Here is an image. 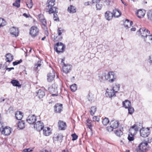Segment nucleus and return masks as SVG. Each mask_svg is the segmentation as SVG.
<instances>
[{"instance_id": "f257e3e1", "label": "nucleus", "mask_w": 152, "mask_h": 152, "mask_svg": "<svg viewBox=\"0 0 152 152\" xmlns=\"http://www.w3.org/2000/svg\"><path fill=\"white\" fill-rule=\"evenodd\" d=\"M116 78V76L113 72H109L106 74H103L102 75V79L106 80H109L110 83L113 82Z\"/></svg>"}, {"instance_id": "f03ea898", "label": "nucleus", "mask_w": 152, "mask_h": 152, "mask_svg": "<svg viewBox=\"0 0 152 152\" xmlns=\"http://www.w3.org/2000/svg\"><path fill=\"white\" fill-rule=\"evenodd\" d=\"M55 0H48L47 4L48 6L47 9L49 10L48 11L50 14L53 13L54 12L57 13V8L56 7L54 6L55 4Z\"/></svg>"}, {"instance_id": "7ed1b4c3", "label": "nucleus", "mask_w": 152, "mask_h": 152, "mask_svg": "<svg viewBox=\"0 0 152 152\" xmlns=\"http://www.w3.org/2000/svg\"><path fill=\"white\" fill-rule=\"evenodd\" d=\"M148 147L147 142H143L139 145L136 151L137 152H145L148 150Z\"/></svg>"}, {"instance_id": "20e7f679", "label": "nucleus", "mask_w": 152, "mask_h": 152, "mask_svg": "<svg viewBox=\"0 0 152 152\" xmlns=\"http://www.w3.org/2000/svg\"><path fill=\"white\" fill-rule=\"evenodd\" d=\"M65 48V45L61 42L57 43L54 48L56 51L58 53L63 52Z\"/></svg>"}, {"instance_id": "39448f33", "label": "nucleus", "mask_w": 152, "mask_h": 152, "mask_svg": "<svg viewBox=\"0 0 152 152\" xmlns=\"http://www.w3.org/2000/svg\"><path fill=\"white\" fill-rule=\"evenodd\" d=\"M39 30L35 26H32L30 29L29 34L32 37H35L38 35Z\"/></svg>"}, {"instance_id": "423d86ee", "label": "nucleus", "mask_w": 152, "mask_h": 152, "mask_svg": "<svg viewBox=\"0 0 152 152\" xmlns=\"http://www.w3.org/2000/svg\"><path fill=\"white\" fill-rule=\"evenodd\" d=\"M64 60H62L61 63L64 64V66L62 67V70L63 72L66 74L68 73L71 70L72 66L69 64H65L64 62Z\"/></svg>"}, {"instance_id": "0eeeda50", "label": "nucleus", "mask_w": 152, "mask_h": 152, "mask_svg": "<svg viewBox=\"0 0 152 152\" xmlns=\"http://www.w3.org/2000/svg\"><path fill=\"white\" fill-rule=\"evenodd\" d=\"M139 31L140 33L141 37L144 39L148 35L150 34V31L145 28H140Z\"/></svg>"}, {"instance_id": "6e6552de", "label": "nucleus", "mask_w": 152, "mask_h": 152, "mask_svg": "<svg viewBox=\"0 0 152 152\" xmlns=\"http://www.w3.org/2000/svg\"><path fill=\"white\" fill-rule=\"evenodd\" d=\"M139 127L137 124H134L129 129V134L132 135H135L139 130Z\"/></svg>"}, {"instance_id": "1a4fd4ad", "label": "nucleus", "mask_w": 152, "mask_h": 152, "mask_svg": "<svg viewBox=\"0 0 152 152\" xmlns=\"http://www.w3.org/2000/svg\"><path fill=\"white\" fill-rule=\"evenodd\" d=\"M34 127L38 131H40L44 127L43 123L41 121H38L35 123L34 125Z\"/></svg>"}, {"instance_id": "9d476101", "label": "nucleus", "mask_w": 152, "mask_h": 152, "mask_svg": "<svg viewBox=\"0 0 152 152\" xmlns=\"http://www.w3.org/2000/svg\"><path fill=\"white\" fill-rule=\"evenodd\" d=\"M26 120L29 124H33L37 120V117L34 115H30L27 118Z\"/></svg>"}, {"instance_id": "9b49d317", "label": "nucleus", "mask_w": 152, "mask_h": 152, "mask_svg": "<svg viewBox=\"0 0 152 152\" xmlns=\"http://www.w3.org/2000/svg\"><path fill=\"white\" fill-rule=\"evenodd\" d=\"M9 31L13 37H16L18 36L19 31L18 28L13 26L10 28Z\"/></svg>"}, {"instance_id": "f8f14e48", "label": "nucleus", "mask_w": 152, "mask_h": 152, "mask_svg": "<svg viewBox=\"0 0 152 152\" xmlns=\"http://www.w3.org/2000/svg\"><path fill=\"white\" fill-rule=\"evenodd\" d=\"M140 133L141 136L143 137H145L148 136L150 134L149 130L146 129L142 128L140 130Z\"/></svg>"}, {"instance_id": "ddd939ff", "label": "nucleus", "mask_w": 152, "mask_h": 152, "mask_svg": "<svg viewBox=\"0 0 152 152\" xmlns=\"http://www.w3.org/2000/svg\"><path fill=\"white\" fill-rule=\"evenodd\" d=\"M58 128L60 130H64L67 127L66 124L65 122L59 120L58 122Z\"/></svg>"}, {"instance_id": "4468645a", "label": "nucleus", "mask_w": 152, "mask_h": 152, "mask_svg": "<svg viewBox=\"0 0 152 152\" xmlns=\"http://www.w3.org/2000/svg\"><path fill=\"white\" fill-rule=\"evenodd\" d=\"M115 93H116V92H115L113 89H109L107 88L105 94L107 97H111L113 96H115Z\"/></svg>"}, {"instance_id": "2eb2a0df", "label": "nucleus", "mask_w": 152, "mask_h": 152, "mask_svg": "<svg viewBox=\"0 0 152 152\" xmlns=\"http://www.w3.org/2000/svg\"><path fill=\"white\" fill-rule=\"evenodd\" d=\"M11 133V128L10 127H5L3 128V130L1 131V133L5 135H8Z\"/></svg>"}, {"instance_id": "dca6fc26", "label": "nucleus", "mask_w": 152, "mask_h": 152, "mask_svg": "<svg viewBox=\"0 0 152 152\" xmlns=\"http://www.w3.org/2000/svg\"><path fill=\"white\" fill-rule=\"evenodd\" d=\"M62 104H56L54 106L55 111L57 113H60L62 108Z\"/></svg>"}, {"instance_id": "f3484780", "label": "nucleus", "mask_w": 152, "mask_h": 152, "mask_svg": "<svg viewBox=\"0 0 152 152\" xmlns=\"http://www.w3.org/2000/svg\"><path fill=\"white\" fill-rule=\"evenodd\" d=\"M55 77V73L53 71L52 73H49L47 75V80L49 82H51Z\"/></svg>"}, {"instance_id": "a211bd4d", "label": "nucleus", "mask_w": 152, "mask_h": 152, "mask_svg": "<svg viewBox=\"0 0 152 152\" xmlns=\"http://www.w3.org/2000/svg\"><path fill=\"white\" fill-rule=\"evenodd\" d=\"M105 18L109 20L112 19L113 17V13L109 11H107L105 14Z\"/></svg>"}, {"instance_id": "6ab92c4d", "label": "nucleus", "mask_w": 152, "mask_h": 152, "mask_svg": "<svg viewBox=\"0 0 152 152\" xmlns=\"http://www.w3.org/2000/svg\"><path fill=\"white\" fill-rule=\"evenodd\" d=\"M110 124L113 128L116 129L118 127L119 124V123L118 121L114 120L110 122Z\"/></svg>"}, {"instance_id": "aec40b11", "label": "nucleus", "mask_w": 152, "mask_h": 152, "mask_svg": "<svg viewBox=\"0 0 152 152\" xmlns=\"http://www.w3.org/2000/svg\"><path fill=\"white\" fill-rule=\"evenodd\" d=\"M16 119L18 120H21L23 117V113L20 111H17L15 114Z\"/></svg>"}, {"instance_id": "412c9836", "label": "nucleus", "mask_w": 152, "mask_h": 152, "mask_svg": "<svg viewBox=\"0 0 152 152\" xmlns=\"http://www.w3.org/2000/svg\"><path fill=\"white\" fill-rule=\"evenodd\" d=\"M43 134L45 136H48L51 133L50 129L49 127H44Z\"/></svg>"}, {"instance_id": "4be33fe9", "label": "nucleus", "mask_w": 152, "mask_h": 152, "mask_svg": "<svg viewBox=\"0 0 152 152\" xmlns=\"http://www.w3.org/2000/svg\"><path fill=\"white\" fill-rule=\"evenodd\" d=\"M25 123L24 121H19L18 124V127L19 129H23L25 127Z\"/></svg>"}, {"instance_id": "5701e85b", "label": "nucleus", "mask_w": 152, "mask_h": 152, "mask_svg": "<svg viewBox=\"0 0 152 152\" xmlns=\"http://www.w3.org/2000/svg\"><path fill=\"white\" fill-rule=\"evenodd\" d=\"M132 22L130 21L128 19H126L124 22V25L125 27L129 28L133 24Z\"/></svg>"}, {"instance_id": "b1692460", "label": "nucleus", "mask_w": 152, "mask_h": 152, "mask_svg": "<svg viewBox=\"0 0 152 152\" xmlns=\"http://www.w3.org/2000/svg\"><path fill=\"white\" fill-rule=\"evenodd\" d=\"M6 61L8 62H11L13 59V56L11 54L8 53L6 56Z\"/></svg>"}, {"instance_id": "393cba45", "label": "nucleus", "mask_w": 152, "mask_h": 152, "mask_svg": "<svg viewBox=\"0 0 152 152\" xmlns=\"http://www.w3.org/2000/svg\"><path fill=\"white\" fill-rule=\"evenodd\" d=\"M68 11L71 13H73L76 12V8L75 7L72 5L68 7L67 9Z\"/></svg>"}, {"instance_id": "a878e982", "label": "nucleus", "mask_w": 152, "mask_h": 152, "mask_svg": "<svg viewBox=\"0 0 152 152\" xmlns=\"http://www.w3.org/2000/svg\"><path fill=\"white\" fill-rule=\"evenodd\" d=\"M123 104L125 108H127L131 106V103L128 100H126L125 101L123 102Z\"/></svg>"}, {"instance_id": "bb28decb", "label": "nucleus", "mask_w": 152, "mask_h": 152, "mask_svg": "<svg viewBox=\"0 0 152 152\" xmlns=\"http://www.w3.org/2000/svg\"><path fill=\"white\" fill-rule=\"evenodd\" d=\"M144 40L146 42L149 43L150 42H152V35H148L144 39Z\"/></svg>"}, {"instance_id": "cd10ccee", "label": "nucleus", "mask_w": 152, "mask_h": 152, "mask_svg": "<svg viewBox=\"0 0 152 152\" xmlns=\"http://www.w3.org/2000/svg\"><path fill=\"white\" fill-rule=\"evenodd\" d=\"M37 95L39 98H42L45 95V93L44 91L41 90L39 89L37 93Z\"/></svg>"}, {"instance_id": "c85d7f7f", "label": "nucleus", "mask_w": 152, "mask_h": 152, "mask_svg": "<svg viewBox=\"0 0 152 152\" xmlns=\"http://www.w3.org/2000/svg\"><path fill=\"white\" fill-rule=\"evenodd\" d=\"M113 14L115 17L118 18L121 15V13L119 10L115 9L113 11Z\"/></svg>"}, {"instance_id": "c756f323", "label": "nucleus", "mask_w": 152, "mask_h": 152, "mask_svg": "<svg viewBox=\"0 0 152 152\" xmlns=\"http://www.w3.org/2000/svg\"><path fill=\"white\" fill-rule=\"evenodd\" d=\"M145 14V12L141 10H138L137 13V17L140 18H142L144 16Z\"/></svg>"}, {"instance_id": "7c9ffc66", "label": "nucleus", "mask_w": 152, "mask_h": 152, "mask_svg": "<svg viewBox=\"0 0 152 152\" xmlns=\"http://www.w3.org/2000/svg\"><path fill=\"white\" fill-rule=\"evenodd\" d=\"M11 83L14 86H18L20 87L21 85L20 84L18 81L15 80H13L11 82Z\"/></svg>"}, {"instance_id": "2f4dec72", "label": "nucleus", "mask_w": 152, "mask_h": 152, "mask_svg": "<svg viewBox=\"0 0 152 152\" xmlns=\"http://www.w3.org/2000/svg\"><path fill=\"white\" fill-rule=\"evenodd\" d=\"M39 18L41 22L44 26H45L47 24L46 21V20L44 18L43 16L42 15H40L39 16Z\"/></svg>"}, {"instance_id": "473e14b6", "label": "nucleus", "mask_w": 152, "mask_h": 152, "mask_svg": "<svg viewBox=\"0 0 152 152\" xmlns=\"http://www.w3.org/2000/svg\"><path fill=\"white\" fill-rule=\"evenodd\" d=\"M42 65L41 61L39 60L35 64L34 68L37 70L39 69L41 67Z\"/></svg>"}, {"instance_id": "72a5a7b5", "label": "nucleus", "mask_w": 152, "mask_h": 152, "mask_svg": "<svg viewBox=\"0 0 152 152\" xmlns=\"http://www.w3.org/2000/svg\"><path fill=\"white\" fill-rule=\"evenodd\" d=\"M26 4L28 7L30 9L31 8L33 5V3L32 0H26Z\"/></svg>"}, {"instance_id": "f704fd0d", "label": "nucleus", "mask_w": 152, "mask_h": 152, "mask_svg": "<svg viewBox=\"0 0 152 152\" xmlns=\"http://www.w3.org/2000/svg\"><path fill=\"white\" fill-rule=\"evenodd\" d=\"M88 100L90 102L93 101L94 100V95L90 92H89L87 97Z\"/></svg>"}, {"instance_id": "c9c22d12", "label": "nucleus", "mask_w": 152, "mask_h": 152, "mask_svg": "<svg viewBox=\"0 0 152 152\" xmlns=\"http://www.w3.org/2000/svg\"><path fill=\"white\" fill-rule=\"evenodd\" d=\"M120 88V86L119 84H116L112 88L115 92H117L119 90Z\"/></svg>"}, {"instance_id": "e433bc0d", "label": "nucleus", "mask_w": 152, "mask_h": 152, "mask_svg": "<svg viewBox=\"0 0 152 152\" xmlns=\"http://www.w3.org/2000/svg\"><path fill=\"white\" fill-rule=\"evenodd\" d=\"M123 130V128H121V129H120L119 130H116L115 132V134L117 136L119 137H121V136L123 134V132L122 131Z\"/></svg>"}, {"instance_id": "4c0bfd02", "label": "nucleus", "mask_w": 152, "mask_h": 152, "mask_svg": "<svg viewBox=\"0 0 152 152\" xmlns=\"http://www.w3.org/2000/svg\"><path fill=\"white\" fill-rule=\"evenodd\" d=\"M63 137V136L62 134H58L56 135V137H54V139H56L57 140L60 141L61 140Z\"/></svg>"}, {"instance_id": "58836bf2", "label": "nucleus", "mask_w": 152, "mask_h": 152, "mask_svg": "<svg viewBox=\"0 0 152 152\" xmlns=\"http://www.w3.org/2000/svg\"><path fill=\"white\" fill-rule=\"evenodd\" d=\"M148 19L152 22V10H149L147 13Z\"/></svg>"}, {"instance_id": "ea45409f", "label": "nucleus", "mask_w": 152, "mask_h": 152, "mask_svg": "<svg viewBox=\"0 0 152 152\" xmlns=\"http://www.w3.org/2000/svg\"><path fill=\"white\" fill-rule=\"evenodd\" d=\"M96 108L95 107H91L90 112L92 115H94L96 111Z\"/></svg>"}, {"instance_id": "a19ab883", "label": "nucleus", "mask_w": 152, "mask_h": 152, "mask_svg": "<svg viewBox=\"0 0 152 152\" xmlns=\"http://www.w3.org/2000/svg\"><path fill=\"white\" fill-rule=\"evenodd\" d=\"M20 0H16L15 3L13 4V5L18 8L20 7Z\"/></svg>"}, {"instance_id": "79ce46f5", "label": "nucleus", "mask_w": 152, "mask_h": 152, "mask_svg": "<svg viewBox=\"0 0 152 152\" xmlns=\"http://www.w3.org/2000/svg\"><path fill=\"white\" fill-rule=\"evenodd\" d=\"M70 88L72 91L74 92L77 89V86L75 84H74L70 86Z\"/></svg>"}, {"instance_id": "37998d69", "label": "nucleus", "mask_w": 152, "mask_h": 152, "mask_svg": "<svg viewBox=\"0 0 152 152\" xmlns=\"http://www.w3.org/2000/svg\"><path fill=\"white\" fill-rule=\"evenodd\" d=\"M6 24V21L3 18H0V27H3Z\"/></svg>"}, {"instance_id": "c03bdc74", "label": "nucleus", "mask_w": 152, "mask_h": 152, "mask_svg": "<svg viewBox=\"0 0 152 152\" xmlns=\"http://www.w3.org/2000/svg\"><path fill=\"white\" fill-rule=\"evenodd\" d=\"M109 122L108 118H105L102 121V123L104 125H106Z\"/></svg>"}, {"instance_id": "a18cd8bd", "label": "nucleus", "mask_w": 152, "mask_h": 152, "mask_svg": "<svg viewBox=\"0 0 152 152\" xmlns=\"http://www.w3.org/2000/svg\"><path fill=\"white\" fill-rule=\"evenodd\" d=\"M64 31V30L63 28H60L58 29H57V33L58 36H60L61 35L62 33Z\"/></svg>"}, {"instance_id": "49530a36", "label": "nucleus", "mask_w": 152, "mask_h": 152, "mask_svg": "<svg viewBox=\"0 0 152 152\" xmlns=\"http://www.w3.org/2000/svg\"><path fill=\"white\" fill-rule=\"evenodd\" d=\"M102 4L100 2L96 4V7L97 9V10H100L102 7Z\"/></svg>"}, {"instance_id": "de8ad7c7", "label": "nucleus", "mask_w": 152, "mask_h": 152, "mask_svg": "<svg viewBox=\"0 0 152 152\" xmlns=\"http://www.w3.org/2000/svg\"><path fill=\"white\" fill-rule=\"evenodd\" d=\"M134 135H132V134H129L128 137V139L129 141H133L134 140Z\"/></svg>"}, {"instance_id": "09e8293b", "label": "nucleus", "mask_w": 152, "mask_h": 152, "mask_svg": "<svg viewBox=\"0 0 152 152\" xmlns=\"http://www.w3.org/2000/svg\"><path fill=\"white\" fill-rule=\"evenodd\" d=\"M128 110L129 113L130 114H132L134 112V110L133 107L130 106L129 108H128Z\"/></svg>"}, {"instance_id": "8fccbe9b", "label": "nucleus", "mask_w": 152, "mask_h": 152, "mask_svg": "<svg viewBox=\"0 0 152 152\" xmlns=\"http://www.w3.org/2000/svg\"><path fill=\"white\" fill-rule=\"evenodd\" d=\"M71 136L72 138V140H76L78 136L75 133L72 134Z\"/></svg>"}, {"instance_id": "3c124183", "label": "nucleus", "mask_w": 152, "mask_h": 152, "mask_svg": "<svg viewBox=\"0 0 152 152\" xmlns=\"http://www.w3.org/2000/svg\"><path fill=\"white\" fill-rule=\"evenodd\" d=\"M22 61V59H20L19 61H16L13 62L12 64L14 66H15L20 63Z\"/></svg>"}, {"instance_id": "603ef678", "label": "nucleus", "mask_w": 152, "mask_h": 152, "mask_svg": "<svg viewBox=\"0 0 152 152\" xmlns=\"http://www.w3.org/2000/svg\"><path fill=\"white\" fill-rule=\"evenodd\" d=\"M113 129L112 127L110 125V126H107L106 128V130L109 132H111L113 131Z\"/></svg>"}, {"instance_id": "864d4df0", "label": "nucleus", "mask_w": 152, "mask_h": 152, "mask_svg": "<svg viewBox=\"0 0 152 152\" xmlns=\"http://www.w3.org/2000/svg\"><path fill=\"white\" fill-rule=\"evenodd\" d=\"M54 12L55 13L53 14V19L54 20L56 21L58 19V15L57 14L55 13L56 12Z\"/></svg>"}, {"instance_id": "5fc2aeb1", "label": "nucleus", "mask_w": 152, "mask_h": 152, "mask_svg": "<svg viewBox=\"0 0 152 152\" xmlns=\"http://www.w3.org/2000/svg\"><path fill=\"white\" fill-rule=\"evenodd\" d=\"M93 121H97L98 122L99 121V118L97 116H94L93 118Z\"/></svg>"}, {"instance_id": "6e6d98bb", "label": "nucleus", "mask_w": 152, "mask_h": 152, "mask_svg": "<svg viewBox=\"0 0 152 152\" xmlns=\"http://www.w3.org/2000/svg\"><path fill=\"white\" fill-rule=\"evenodd\" d=\"M32 151L30 148L25 149L23 150V152H30Z\"/></svg>"}, {"instance_id": "4d7b16f0", "label": "nucleus", "mask_w": 152, "mask_h": 152, "mask_svg": "<svg viewBox=\"0 0 152 152\" xmlns=\"http://www.w3.org/2000/svg\"><path fill=\"white\" fill-rule=\"evenodd\" d=\"M148 62L151 64H152V56H149L148 58Z\"/></svg>"}, {"instance_id": "13d9d810", "label": "nucleus", "mask_w": 152, "mask_h": 152, "mask_svg": "<svg viewBox=\"0 0 152 152\" xmlns=\"http://www.w3.org/2000/svg\"><path fill=\"white\" fill-rule=\"evenodd\" d=\"M100 1V0H92V3H95L96 4H97L99 3Z\"/></svg>"}, {"instance_id": "bf43d9fd", "label": "nucleus", "mask_w": 152, "mask_h": 152, "mask_svg": "<svg viewBox=\"0 0 152 152\" xmlns=\"http://www.w3.org/2000/svg\"><path fill=\"white\" fill-rule=\"evenodd\" d=\"M3 123L0 121V131H1V129L3 128Z\"/></svg>"}, {"instance_id": "052dcab7", "label": "nucleus", "mask_w": 152, "mask_h": 152, "mask_svg": "<svg viewBox=\"0 0 152 152\" xmlns=\"http://www.w3.org/2000/svg\"><path fill=\"white\" fill-rule=\"evenodd\" d=\"M91 2L89 1H88L87 2H86L84 3V4L85 6H88L90 5V3Z\"/></svg>"}, {"instance_id": "680f3d73", "label": "nucleus", "mask_w": 152, "mask_h": 152, "mask_svg": "<svg viewBox=\"0 0 152 152\" xmlns=\"http://www.w3.org/2000/svg\"><path fill=\"white\" fill-rule=\"evenodd\" d=\"M39 152H51V151L50 150L48 151L46 150H44L42 151H40Z\"/></svg>"}, {"instance_id": "e2e57ef3", "label": "nucleus", "mask_w": 152, "mask_h": 152, "mask_svg": "<svg viewBox=\"0 0 152 152\" xmlns=\"http://www.w3.org/2000/svg\"><path fill=\"white\" fill-rule=\"evenodd\" d=\"M87 123L88 124H91V121L89 119H88L86 120Z\"/></svg>"}, {"instance_id": "0e129e2a", "label": "nucleus", "mask_w": 152, "mask_h": 152, "mask_svg": "<svg viewBox=\"0 0 152 152\" xmlns=\"http://www.w3.org/2000/svg\"><path fill=\"white\" fill-rule=\"evenodd\" d=\"M62 152H70L69 150L66 149L65 150H64L62 151Z\"/></svg>"}, {"instance_id": "69168bd1", "label": "nucleus", "mask_w": 152, "mask_h": 152, "mask_svg": "<svg viewBox=\"0 0 152 152\" xmlns=\"http://www.w3.org/2000/svg\"><path fill=\"white\" fill-rule=\"evenodd\" d=\"M5 99L4 98H2L1 99L0 102H4L5 101Z\"/></svg>"}, {"instance_id": "338daca9", "label": "nucleus", "mask_w": 152, "mask_h": 152, "mask_svg": "<svg viewBox=\"0 0 152 152\" xmlns=\"http://www.w3.org/2000/svg\"><path fill=\"white\" fill-rule=\"evenodd\" d=\"M87 125L88 126L89 129H92L91 127L92 126L91 124H87Z\"/></svg>"}, {"instance_id": "774afa93", "label": "nucleus", "mask_w": 152, "mask_h": 152, "mask_svg": "<svg viewBox=\"0 0 152 152\" xmlns=\"http://www.w3.org/2000/svg\"><path fill=\"white\" fill-rule=\"evenodd\" d=\"M24 16H25V17H26V18H28V15H27V14L26 13H24L23 14V15Z\"/></svg>"}]
</instances>
